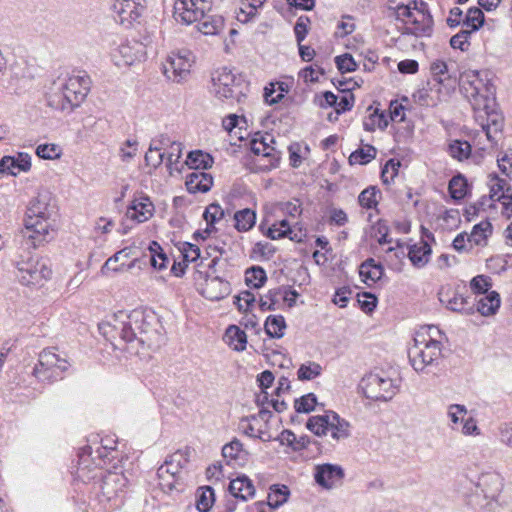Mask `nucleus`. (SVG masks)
Wrapping results in <instances>:
<instances>
[{
  "mask_svg": "<svg viewBox=\"0 0 512 512\" xmlns=\"http://www.w3.org/2000/svg\"><path fill=\"white\" fill-rule=\"evenodd\" d=\"M50 193H39L30 202L24 220V229L16 241L19 246L12 262L18 270L19 281L26 286L40 284L50 278L52 271L43 259H35L31 249H36L53 238L55 219L54 207L49 203Z\"/></svg>",
  "mask_w": 512,
  "mask_h": 512,
  "instance_id": "f257e3e1",
  "label": "nucleus"
},
{
  "mask_svg": "<svg viewBox=\"0 0 512 512\" xmlns=\"http://www.w3.org/2000/svg\"><path fill=\"white\" fill-rule=\"evenodd\" d=\"M110 332L125 343L137 342L142 347L157 348L164 341L159 318L153 311L134 309L127 313L119 311L107 324Z\"/></svg>",
  "mask_w": 512,
  "mask_h": 512,
  "instance_id": "f03ea898",
  "label": "nucleus"
},
{
  "mask_svg": "<svg viewBox=\"0 0 512 512\" xmlns=\"http://www.w3.org/2000/svg\"><path fill=\"white\" fill-rule=\"evenodd\" d=\"M91 83L92 81L86 72L70 76L61 85L60 94H55V97L59 98L55 106L61 110H73L80 106L90 91Z\"/></svg>",
  "mask_w": 512,
  "mask_h": 512,
  "instance_id": "7ed1b4c3",
  "label": "nucleus"
},
{
  "mask_svg": "<svg viewBox=\"0 0 512 512\" xmlns=\"http://www.w3.org/2000/svg\"><path fill=\"white\" fill-rule=\"evenodd\" d=\"M128 484L129 480L123 472L107 471L102 476L98 497L105 510L118 509L123 505Z\"/></svg>",
  "mask_w": 512,
  "mask_h": 512,
  "instance_id": "20e7f679",
  "label": "nucleus"
},
{
  "mask_svg": "<svg viewBox=\"0 0 512 512\" xmlns=\"http://www.w3.org/2000/svg\"><path fill=\"white\" fill-rule=\"evenodd\" d=\"M415 343L408 349L409 361L415 371H423L428 365L437 362L441 357V342L432 338L414 339Z\"/></svg>",
  "mask_w": 512,
  "mask_h": 512,
  "instance_id": "39448f33",
  "label": "nucleus"
},
{
  "mask_svg": "<svg viewBox=\"0 0 512 512\" xmlns=\"http://www.w3.org/2000/svg\"><path fill=\"white\" fill-rule=\"evenodd\" d=\"M503 489V479L495 472L484 473L478 478L477 490L469 503L476 509L487 508L496 501Z\"/></svg>",
  "mask_w": 512,
  "mask_h": 512,
  "instance_id": "423d86ee",
  "label": "nucleus"
},
{
  "mask_svg": "<svg viewBox=\"0 0 512 512\" xmlns=\"http://www.w3.org/2000/svg\"><path fill=\"white\" fill-rule=\"evenodd\" d=\"M459 86L464 96L472 102L473 105H480L481 100L487 101L488 94L492 92V85L481 78L479 71H469L463 73L459 78Z\"/></svg>",
  "mask_w": 512,
  "mask_h": 512,
  "instance_id": "0eeeda50",
  "label": "nucleus"
},
{
  "mask_svg": "<svg viewBox=\"0 0 512 512\" xmlns=\"http://www.w3.org/2000/svg\"><path fill=\"white\" fill-rule=\"evenodd\" d=\"M364 396L374 401H389L397 392V386L391 378L370 373L360 383Z\"/></svg>",
  "mask_w": 512,
  "mask_h": 512,
  "instance_id": "6e6552de",
  "label": "nucleus"
},
{
  "mask_svg": "<svg viewBox=\"0 0 512 512\" xmlns=\"http://www.w3.org/2000/svg\"><path fill=\"white\" fill-rule=\"evenodd\" d=\"M211 81L212 91L219 99L237 98L242 94L241 76H236L226 67L216 70L212 74Z\"/></svg>",
  "mask_w": 512,
  "mask_h": 512,
  "instance_id": "1a4fd4ad",
  "label": "nucleus"
},
{
  "mask_svg": "<svg viewBox=\"0 0 512 512\" xmlns=\"http://www.w3.org/2000/svg\"><path fill=\"white\" fill-rule=\"evenodd\" d=\"M438 298L441 304L452 312L463 315L475 313V299H472L470 295L465 296L457 288L442 287L438 292Z\"/></svg>",
  "mask_w": 512,
  "mask_h": 512,
  "instance_id": "9d476101",
  "label": "nucleus"
},
{
  "mask_svg": "<svg viewBox=\"0 0 512 512\" xmlns=\"http://www.w3.org/2000/svg\"><path fill=\"white\" fill-rule=\"evenodd\" d=\"M113 18L116 22L126 28L131 27L135 22H139L145 6L136 0H114L111 5Z\"/></svg>",
  "mask_w": 512,
  "mask_h": 512,
  "instance_id": "9b49d317",
  "label": "nucleus"
},
{
  "mask_svg": "<svg viewBox=\"0 0 512 512\" xmlns=\"http://www.w3.org/2000/svg\"><path fill=\"white\" fill-rule=\"evenodd\" d=\"M191 56L192 53L187 49L172 52L164 64V74L166 77L175 82L185 79L190 73L192 66Z\"/></svg>",
  "mask_w": 512,
  "mask_h": 512,
  "instance_id": "f8f14e48",
  "label": "nucleus"
},
{
  "mask_svg": "<svg viewBox=\"0 0 512 512\" xmlns=\"http://www.w3.org/2000/svg\"><path fill=\"white\" fill-rule=\"evenodd\" d=\"M60 362V357L49 349H44L39 354L38 363L34 366L32 374L39 381L53 382L61 379L59 372L56 371L55 365Z\"/></svg>",
  "mask_w": 512,
  "mask_h": 512,
  "instance_id": "ddd939ff",
  "label": "nucleus"
},
{
  "mask_svg": "<svg viewBox=\"0 0 512 512\" xmlns=\"http://www.w3.org/2000/svg\"><path fill=\"white\" fill-rule=\"evenodd\" d=\"M175 10L179 12L181 20L191 24L201 19L207 12H212L211 3L208 0H178Z\"/></svg>",
  "mask_w": 512,
  "mask_h": 512,
  "instance_id": "4468645a",
  "label": "nucleus"
},
{
  "mask_svg": "<svg viewBox=\"0 0 512 512\" xmlns=\"http://www.w3.org/2000/svg\"><path fill=\"white\" fill-rule=\"evenodd\" d=\"M344 476V470L340 465L324 463L315 467V482L325 489L333 488Z\"/></svg>",
  "mask_w": 512,
  "mask_h": 512,
  "instance_id": "2eb2a0df",
  "label": "nucleus"
},
{
  "mask_svg": "<svg viewBox=\"0 0 512 512\" xmlns=\"http://www.w3.org/2000/svg\"><path fill=\"white\" fill-rule=\"evenodd\" d=\"M230 291V283L219 276L207 275L202 288L203 296L212 301L223 299Z\"/></svg>",
  "mask_w": 512,
  "mask_h": 512,
  "instance_id": "dca6fc26",
  "label": "nucleus"
},
{
  "mask_svg": "<svg viewBox=\"0 0 512 512\" xmlns=\"http://www.w3.org/2000/svg\"><path fill=\"white\" fill-rule=\"evenodd\" d=\"M31 168V157L27 153H19L17 157L3 156L0 159V173L16 176L18 172H27Z\"/></svg>",
  "mask_w": 512,
  "mask_h": 512,
  "instance_id": "f3484780",
  "label": "nucleus"
},
{
  "mask_svg": "<svg viewBox=\"0 0 512 512\" xmlns=\"http://www.w3.org/2000/svg\"><path fill=\"white\" fill-rule=\"evenodd\" d=\"M185 184L189 193H206L213 185V177L204 171H194L187 176Z\"/></svg>",
  "mask_w": 512,
  "mask_h": 512,
  "instance_id": "a211bd4d",
  "label": "nucleus"
},
{
  "mask_svg": "<svg viewBox=\"0 0 512 512\" xmlns=\"http://www.w3.org/2000/svg\"><path fill=\"white\" fill-rule=\"evenodd\" d=\"M270 489L271 492L268 494L267 503L263 501L255 503L258 512H264L266 505H268L271 509H277L288 500L290 491L286 485L274 484Z\"/></svg>",
  "mask_w": 512,
  "mask_h": 512,
  "instance_id": "6ab92c4d",
  "label": "nucleus"
},
{
  "mask_svg": "<svg viewBox=\"0 0 512 512\" xmlns=\"http://www.w3.org/2000/svg\"><path fill=\"white\" fill-rule=\"evenodd\" d=\"M153 211L154 205L147 196L135 199L128 208L130 218L136 220L138 223L145 222L152 217Z\"/></svg>",
  "mask_w": 512,
  "mask_h": 512,
  "instance_id": "aec40b11",
  "label": "nucleus"
},
{
  "mask_svg": "<svg viewBox=\"0 0 512 512\" xmlns=\"http://www.w3.org/2000/svg\"><path fill=\"white\" fill-rule=\"evenodd\" d=\"M250 149L255 155H262L269 159V164L265 167L267 169L276 168L280 162L278 152L266 142L265 138L252 139L250 142Z\"/></svg>",
  "mask_w": 512,
  "mask_h": 512,
  "instance_id": "412c9836",
  "label": "nucleus"
},
{
  "mask_svg": "<svg viewBox=\"0 0 512 512\" xmlns=\"http://www.w3.org/2000/svg\"><path fill=\"white\" fill-rule=\"evenodd\" d=\"M229 492L237 499L246 501L255 494V487L246 475L238 476L229 483Z\"/></svg>",
  "mask_w": 512,
  "mask_h": 512,
  "instance_id": "4be33fe9",
  "label": "nucleus"
},
{
  "mask_svg": "<svg viewBox=\"0 0 512 512\" xmlns=\"http://www.w3.org/2000/svg\"><path fill=\"white\" fill-rule=\"evenodd\" d=\"M198 30L205 35H217L224 28V18L221 15L207 12L196 21Z\"/></svg>",
  "mask_w": 512,
  "mask_h": 512,
  "instance_id": "5701e85b",
  "label": "nucleus"
},
{
  "mask_svg": "<svg viewBox=\"0 0 512 512\" xmlns=\"http://www.w3.org/2000/svg\"><path fill=\"white\" fill-rule=\"evenodd\" d=\"M431 246L422 240L420 244H413L408 247V258L416 268L424 267L429 261Z\"/></svg>",
  "mask_w": 512,
  "mask_h": 512,
  "instance_id": "b1692460",
  "label": "nucleus"
},
{
  "mask_svg": "<svg viewBox=\"0 0 512 512\" xmlns=\"http://www.w3.org/2000/svg\"><path fill=\"white\" fill-rule=\"evenodd\" d=\"M501 304L500 295L496 291H490L485 296L480 298L475 304V311H478L483 316L494 315Z\"/></svg>",
  "mask_w": 512,
  "mask_h": 512,
  "instance_id": "393cba45",
  "label": "nucleus"
},
{
  "mask_svg": "<svg viewBox=\"0 0 512 512\" xmlns=\"http://www.w3.org/2000/svg\"><path fill=\"white\" fill-rule=\"evenodd\" d=\"M189 456L190 451L188 448L185 451L178 450L165 461V464L159 468L158 472L163 473L165 471L171 475H176L179 469L188 463Z\"/></svg>",
  "mask_w": 512,
  "mask_h": 512,
  "instance_id": "a878e982",
  "label": "nucleus"
},
{
  "mask_svg": "<svg viewBox=\"0 0 512 512\" xmlns=\"http://www.w3.org/2000/svg\"><path fill=\"white\" fill-rule=\"evenodd\" d=\"M224 339L233 350L241 352L246 349L247 335L236 325H229L225 331Z\"/></svg>",
  "mask_w": 512,
  "mask_h": 512,
  "instance_id": "bb28decb",
  "label": "nucleus"
},
{
  "mask_svg": "<svg viewBox=\"0 0 512 512\" xmlns=\"http://www.w3.org/2000/svg\"><path fill=\"white\" fill-rule=\"evenodd\" d=\"M214 163L213 157L202 150H194L188 153L186 164L190 169L195 171H203L212 167Z\"/></svg>",
  "mask_w": 512,
  "mask_h": 512,
  "instance_id": "cd10ccee",
  "label": "nucleus"
},
{
  "mask_svg": "<svg viewBox=\"0 0 512 512\" xmlns=\"http://www.w3.org/2000/svg\"><path fill=\"white\" fill-rule=\"evenodd\" d=\"M331 414V420L329 430L331 436L336 441L347 439L350 436V424L345 419L341 418L336 412L329 411Z\"/></svg>",
  "mask_w": 512,
  "mask_h": 512,
  "instance_id": "c85d7f7f",
  "label": "nucleus"
},
{
  "mask_svg": "<svg viewBox=\"0 0 512 512\" xmlns=\"http://www.w3.org/2000/svg\"><path fill=\"white\" fill-rule=\"evenodd\" d=\"M287 328L285 318L282 315H269L264 324L265 333L273 339H280L284 336Z\"/></svg>",
  "mask_w": 512,
  "mask_h": 512,
  "instance_id": "c756f323",
  "label": "nucleus"
},
{
  "mask_svg": "<svg viewBox=\"0 0 512 512\" xmlns=\"http://www.w3.org/2000/svg\"><path fill=\"white\" fill-rule=\"evenodd\" d=\"M448 191L453 200L460 201L464 199L469 191V184L465 176L461 173L453 176L449 181Z\"/></svg>",
  "mask_w": 512,
  "mask_h": 512,
  "instance_id": "7c9ffc66",
  "label": "nucleus"
},
{
  "mask_svg": "<svg viewBox=\"0 0 512 512\" xmlns=\"http://www.w3.org/2000/svg\"><path fill=\"white\" fill-rule=\"evenodd\" d=\"M215 502L214 489L211 486L199 487L196 491V508L199 512H209Z\"/></svg>",
  "mask_w": 512,
  "mask_h": 512,
  "instance_id": "2f4dec72",
  "label": "nucleus"
},
{
  "mask_svg": "<svg viewBox=\"0 0 512 512\" xmlns=\"http://www.w3.org/2000/svg\"><path fill=\"white\" fill-rule=\"evenodd\" d=\"M331 414L311 416L306 422V428L317 436L326 435L329 431Z\"/></svg>",
  "mask_w": 512,
  "mask_h": 512,
  "instance_id": "473e14b6",
  "label": "nucleus"
},
{
  "mask_svg": "<svg viewBox=\"0 0 512 512\" xmlns=\"http://www.w3.org/2000/svg\"><path fill=\"white\" fill-rule=\"evenodd\" d=\"M249 453L243 448L242 442L238 438H233L222 448V456L229 460H246Z\"/></svg>",
  "mask_w": 512,
  "mask_h": 512,
  "instance_id": "72a5a7b5",
  "label": "nucleus"
},
{
  "mask_svg": "<svg viewBox=\"0 0 512 512\" xmlns=\"http://www.w3.org/2000/svg\"><path fill=\"white\" fill-rule=\"evenodd\" d=\"M485 22L483 11L478 7H470L462 21L463 26L469 28L471 34L478 31Z\"/></svg>",
  "mask_w": 512,
  "mask_h": 512,
  "instance_id": "f704fd0d",
  "label": "nucleus"
},
{
  "mask_svg": "<svg viewBox=\"0 0 512 512\" xmlns=\"http://www.w3.org/2000/svg\"><path fill=\"white\" fill-rule=\"evenodd\" d=\"M118 52L122 57L123 64L130 66L136 61H141L145 53L141 45L136 44V47L129 44H122L118 48Z\"/></svg>",
  "mask_w": 512,
  "mask_h": 512,
  "instance_id": "c9c22d12",
  "label": "nucleus"
},
{
  "mask_svg": "<svg viewBox=\"0 0 512 512\" xmlns=\"http://www.w3.org/2000/svg\"><path fill=\"white\" fill-rule=\"evenodd\" d=\"M430 71L433 76V81L436 82V85H441L444 81H451L452 84L456 83V76L452 77L449 74L448 66L446 62L442 60H436L431 63Z\"/></svg>",
  "mask_w": 512,
  "mask_h": 512,
  "instance_id": "e433bc0d",
  "label": "nucleus"
},
{
  "mask_svg": "<svg viewBox=\"0 0 512 512\" xmlns=\"http://www.w3.org/2000/svg\"><path fill=\"white\" fill-rule=\"evenodd\" d=\"M266 281L267 274L261 266H252L245 272V282L249 287L259 289L264 286Z\"/></svg>",
  "mask_w": 512,
  "mask_h": 512,
  "instance_id": "4c0bfd02",
  "label": "nucleus"
},
{
  "mask_svg": "<svg viewBox=\"0 0 512 512\" xmlns=\"http://www.w3.org/2000/svg\"><path fill=\"white\" fill-rule=\"evenodd\" d=\"M234 220L236 222L235 228L238 231H249L255 225L256 213L249 208H245L235 213Z\"/></svg>",
  "mask_w": 512,
  "mask_h": 512,
  "instance_id": "58836bf2",
  "label": "nucleus"
},
{
  "mask_svg": "<svg viewBox=\"0 0 512 512\" xmlns=\"http://www.w3.org/2000/svg\"><path fill=\"white\" fill-rule=\"evenodd\" d=\"M492 232L493 226L487 219L473 226L471 234L468 237V241H473L476 245H481L482 242H486Z\"/></svg>",
  "mask_w": 512,
  "mask_h": 512,
  "instance_id": "ea45409f",
  "label": "nucleus"
},
{
  "mask_svg": "<svg viewBox=\"0 0 512 512\" xmlns=\"http://www.w3.org/2000/svg\"><path fill=\"white\" fill-rule=\"evenodd\" d=\"M149 251L151 266L157 270L165 269L167 267L169 259L165 252L163 251L161 245L156 241H152L149 245Z\"/></svg>",
  "mask_w": 512,
  "mask_h": 512,
  "instance_id": "a19ab883",
  "label": "nucleus"
},
{
  "mask_svg": "<svg viewBox=\"0 0 512 512\" xmlns=\"http://www.w3.org/2000/svg\"><path fill=\"white\" fill-rule=\"evenodd\" d=\"M380 197L381 191L376 186H369L360 193L358 202L365 209H374L377 207Z\"/></svg>",
  "mask_w": 512,
  "mask_h": 512,
  "instance_id": "79ce46f5",
  "label": "nucleus"
},
{
  "mask_svg": "<svg viewBox=\"0 0 512 512\" xmlns=\"http://www.w3.org/2000/svg\"><path fill=\"white\" fill-rule=\"evenodd\" d=\"M434 19L431 12L422 14L421 26L417 29L406 28L404 34L416 37H431L433 34Z\"/></svg>",
  "mask_w": 512,
  "mask_h": 512,
  "instance_id": "37998d69",
  "label": "nucleus"
},
{
  "mask_svg": "<svg viewBox=\"0 0 512 512\" xmlns=\"http://www.w3.org/2000/svg\"><path fill=\"white\" fill-rule=\"evenodd\" d=\"M448 151L450 155L458 161L468 159L472 152L471 144L466 140H453L449 144Z\"/></svg>",
  "mask_w": 512,
  "mask_h": 512,
  "instance_id": "c03bdc74",
  "label": "nucleus"
},
{
  "mask_svg": "<svg viewBox=\"0 0 512 512\" xmlns=\"http://www.w3.org/2000/svg\"><path fill=\"white\" fill-rule=\"evenodd\" d=\"M376 148L372 145H366L364 148H358L349 156L350 164L365 165L376 157Z\"/></svg>",
  "mask_w": 512,
  "mask_h": 512,
  "instance_id": "a18cd8bd",
  "label": "nucleus"
},
{
  "mask_svg": "<svg viewBox=\"0 0 512 512\" xmlns=\"http://www.w3.org/2000/svg\"><path fill=\"white\" fill-rule=\"evenodd\" d=\"M283 289L281 286L270 289L264 297L259 300V308L261 311H275L279 302V297L282 295Z\"/></svg>",
  "mask_w": 512,
  "mask_h": 512,
  "instance_id": "49530a36",
  "label": "nucleus"
},
{
  "mask_svg": "<svg viewBox=\"0 0 512 512\" xmlns=\"http://www.w3.org/2000/svg\"><path fill=\"white\" fill-rule=\"evenodd\" d=\"M322 373V367L316 362L301 364L297 371L298 379L301 381L312 380Z\"/></svg>",
  "mask_w": 512,
  "mask_h": 512,
  "instance_id": "de8ad7c7",
  "label": "nucleus"
},
{
  "mask_svg": "<svg viewBox=\"0 0 512 512\" xmlns=\"http://www.w3.org/2000/svg\"><path fill=\"white\" fill-rule=\"evenodd\" d=\"M387 10L389 11V17H394L395 20L403 23H406L405 19L413 17L411 4L398 3L395 6L388 5Z\"/></svg>",
  "mask_w": 512,
  "mask_h": 512,
  "instance_id": "09e8293b",
  "label": "nucleus"
},
{
  "mask_svg": "<svg viewBox=\"0 0 512 512\" xmlns=\"http://www.w3.org/2000/svg\"><path fill=\"white\" fill-rule=\"evenodd\" d=\"M317 405V397L314 393H308L294 401V408L297 413H310Z\"/></svg>",
  "mask_w": 512,
  "mask_h": 512,
  "instance_id": "8fccbe9b",
  "label": "nucleus"
},
{
  "mask_svg": "<svg viewBox=\"0 0 512 512\" xmlns=\"http://www.w3.org/2000/svg\"><path fill=\"white\" fill-rule=\"evenodd\" d=\"M224 210L218 203H212L205 209L203 218L207 223V226L215 229L214 225L216 222L224 217Z\"/></svg>",
  "mask_w": 512,
  "mask_h": 512,
  "instance_id": "3c124183",
  "label": "nucleus"
},
{
  "mask_svg": "<svg viewBox=\"0 0 512 512\" xmlns=\"http://www.w3.org/2000/svg\"><path fill=\"white\" fill-rule=\"evenodd\" d=\"M492 287V279L486 275H477L470 281V288L474 294H487Z\"/></svg>",
  "mask_w": 512,
  "mask_h": 512,
  "instance_id": "603ef678",
  "label": "nucleus"
},
{
  "mask_svg": "<svg viewBox=\"0 0 512 512\" xmlns=\"http://www.w3.org/2000/svg\"><path fill=\"white\" fill-rule=\"evenodd\" d=\"M337 69L342 73H350L357 70L358 65L350 53H344L335 57Z\"/></svg>",
  "mask_w": 512,
  "mask_h": 512,
  "instance_id": "864d4df0",
  "label": "nucleus"
},
{
  "mask_svg": "<svg viewBox=\"0 0 512 512\" xmlns=\"http://www.w3.org/2000/svg\"><path fill=\"white\" fill-rule=\"evenodd\" d=\"M471 36V31L468 29H462L457 34L451 37L450 45L454 49H460L465 52L470 47L469 38Z\"/></svg>",
  "mask_w": 512,
  "mask_h": 512,
  "instance_id": "5fc2aeb1",
  "label": "nucleus"
},
{
  "mask_svg": "<svg viewBox=\"0 0 512 512\" xmlns=\"http://www.w3.org/2000/svg\"><path fill=\"white\" fill-rule=\"evenodd\" d=\"M184 262H195L200 258V248L190 242H182L178 247Z\"/></svg>",
  "mask_w": 512,
  "mask_h": 512,
  "instance_id": "6e6d98bb",
  "label": "nucleus"
},
{
  "mask_svg": "<svg viewBox=\"0 0 512 512\" xmlns=\"http://www.w3.org/2000/svg\"><path fill=\"white\" fill-rule=\"evenodd\" d=\"M255 303V295L249 291H242L239 295L234 297V304L239 311L247 312L253 307Z\"/></svg>",
  "mask_w": 512,
  "mask_h": 512,
  "instance_id": "4d7b16f0",
  "label": "nucleus"
},
{
  "mask_svg": "<svg viewBox=\"0 0 512 512\" xmlns=\"http://www.w3.org/2000/svg\"><path fill=\"white\" fill-rule=\"evenodd\" d=\"M401 166L400 161L396 159H389L381 170V179L383 184H389L398 174V169Z\"/></svg>",
  "mask_w": 512,
  "mask_h": 512,
  "instance_id": "13d9d810",
  "label": "nucleus"
},
{
  "mask_svg": "<svg viewBox=\"0 0 512 512\" xmlns=\"http://www.w3.org/2000/svg\"><path fill=\"white\" fill-rule=\"evenodd\" d=\"M311 23V20L308 16L302 15L300 16L294 26V33L295 38L297 41V44H300L304 41L306 38L308 32H309V25Z\"/></svg>",
  "mask_w": 512,
  "mask_h": 512,
  "instance_id": "bf43d9fd",
  "label": "nucleus"
},
{
  "mask_svg": "<svg viewBox=\"0 0 512 512\" xmlns=\"http://www.w3.org/2000/svg\"><path fill=\"white\" fill-rule=\"evenodd\" d=\"M357 302L361 310L365 313H371L377 306V297L370 292H362L358 294Z\"/></svg>",
  "mask_w": 512,
  "mask_h": 512,
  "instance_id": "052dcab7",
  "label": "nucleus"
},
{
  "mask_svg": "<svg viewBox=\"0 0 512 512\" xmlns=\"http://www.w3.org/2000/svg\"><path fill=\"white\" fill-rule=\"evenodd\" d=\"M36 154L39 158L52 160L60 157V149L55 144H40L36 148Z\"/></svg>",
  "mask_w": 512,
  "mask_h": 512,
  "instance_id": "680f3d73",
  "label": "nucleus"
},
{
  "mask_svg": "<svg viewBox=\"0 0 512 512\" xmlns=\"http://www.w3.org/2000/svg\"><path fill=\"white\" fill-rule=\"evenodd\" d=\"M355 97L351 92L346 93L340 99L337 98V104L335 105V112L340 115L346 111H350L354 105Z\"/></svg>",
  "mask_w": 512,
  "mask_h": 512,
  "instance_id": "e2e57ef3",
  "label": "nucleus"
},
{
  "mask_svg": "<svg viewBox=\"0 0 512 512\" xmlns=\"http://www.w3.org/2000/svg\"><path fill=\"white\" fill-rule=\"evenodd\" d=\"M487 202V196H482L477 202L469 204L464 210V216L467 221H471L479 214V211L484 208Z\"/></svg>",
  "mask_w": 512,
  "mask_h": 512,
  "instance_id": "0e129e2a",
  "label": "nucleus"
},
{
  "mask_svg": "<svg viewBox=\"0 0 512 512\" xmlns=\"http://www.w3.org/2000/svg\"><path fill=\"white\" fill-rule=\"evenodd\" d=\"M314 102L321 108L334 107L337 104V95L331 91H325L321 95H316Z\"/></svg>",
  "mask_w": 512,
  "mask_h": 512,
  "instance_id": "69168bd1",
  "label": "nucleus"
},
{
  "mask_svg": "<svg viewBox=\"0 0 512 512\" xmlns=\"http://www.w3.org/2000/svg\"><path fill=\"white\" fill-rule=\"evenodd\" d=\"M448 415L454 424H461L467 415V409L464 405L452 404L449 407Z\"/></svg>",
  "mask_w": 512,
  "mask_h": 512,
  "instance_id": "338daca9",
  "label": "nucleus"
},
{
  "mask_svg": "<svg viewBox=\"0 0 512 512\" xmlns=\"http://www.w3.org/2000/svg\"><path fill=\"white\" fill-rule=\"evenodd\" d=\"M182 155V144L179 142H172L170 151L167 154V167L171 168L174 163H177Z\"/></svg>",
  "mask_w": 512,
  "mask_h": 512,
  "instance_id": "774afa93",
  "label": "nucleus"
}]
</instances>
